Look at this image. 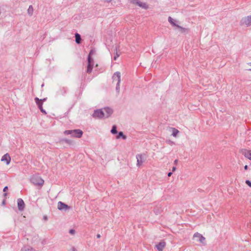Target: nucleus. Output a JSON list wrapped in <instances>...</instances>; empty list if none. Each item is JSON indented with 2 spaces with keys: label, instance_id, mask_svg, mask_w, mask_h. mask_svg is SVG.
<instances>
[{
  "label": "nucleus",
  "instance_id": "obj_34",
  "mask_svg": "<svg viewBox=\"0 0 251 251\" xmlns=\"http://www.w3.org/2000/svg\"><path fill=\"white\" fill-rule=\"evenodd\" d=\"M46 100H47V98H44L43 99H39V100H40V102H42V101H44Z\"/></svg>",
  "mask_w": 251,
  "mask_h": 251
},
{
  "label": "nucleus",
  "instance_id": "obj_21",
  "mask_svg": "<svg viewBox=\"0 0 251 251\" xmlns=\"http://www.w3.org/2000/svg\"><path fill=\"white\" fill-rule=\"evenodd\" d=\"M120 137H122L123 139L125 140L126 139V136H125L123 132H122V131H120L118 133V136H117L116 138L117 139H119Z\"/></svg>",
  "mask_w": 251,
  "mask_h": 251
},
{
  "label": "nucleus",
  "instance_id": "obj_25",
  "mask_svg": "<svg viewBox=\"0 0 251 251\" xmlns=\"http://www.w3.org/2000/svg\"><path fill=\"white\" fill-rule=\"evenodd\" d=\"M128 1L130 2V3H131L132 4H137V2H138V0H128Z\"/></svg>",
  "mask_w": 251,
  "mask_h": 251
},
{
  "label": "nucleus",
  "instance_id": "obj_13",
  "mask_svg": "<svg viewBox=\"0 0 251 251\" xmlns=\"http://www.w3.org/2000/svg\"><path fill=\"white\" fill-rule=\"evenodd\" d=\"M241 153L244 156L248 159L251 160V151L248 150L246 149H243L241 150Z\"/></svg>",
  "mask_w": 251,
  "mask_h": 251
},
{
  "label": "nucleus",
  "instance_id": "obj_43",
  "mask_svg": "<svg viewBox=\"0 0 251 251\" xmlns=\"http://www.w3.org/2000/svg\"><path fill=\"white\" fill-rule=\"evenodd\" d=\"M7 195V193H4V196H6Z\"/></svg>",
  "mask_w": 251,
  "mask_h": 251
},
{
  "label": "nucleus",
  "instance_id": "obj_17",
  "mask_svg": "<svg viewBox=\"0 0 251 251\" xmlns=\"http://www.w3.org/2000/svg\"><path fill=\"white\" fill-rule=\"evenodd\" d=\"M169 22L174 26L177 27V25H178L176 23L178 22L174 19H173L172 17H169L168 18Z\"/></svg>",
  "mask_w": 251,
  "mask_h": 251
},
{
  "label": "nucleus",
  "instance_id": "obj_10",
  "mask_svg": "<svg viewBox=\"0 0 251 251\" xmlns=\"http://www.w3.org/2000/svg\"><path fill=\"white\" fill-rule=\"evenodd\" d=\"M35 101L36 103L38 106V108L40 109V111L44 114H46L47 113L46 111L43 109L42 105L43 103L42 102H40V100H39V99L38 98H35Z\"/></svg>",
  "mask_w": 251,
  "mask_h": 251
},
{
  "label": "nucleus",
  "instance_id": "obj_5",
  "mask_svg": "<svg viewBox=\"0 0 251 251\" xmlns=\"http://www.w3.org/2000/svg\"><path fill=\"white\" fill-rule=\"evenodd\" d=\"M193 239L196 241H199L202 244H204L205 238L201 234L196 233L193 236Z\"/></svg>",
  "mask_w": 251,
  "mask_h": 251
},
{
  "label": "nucleus",
  "instance_id": "obj_29",
  "mask_svg": "<svg viewBox=\"0 0 251 251\" xmlns=\"http://www.w3.org/2000/svg\"><path fill=\"white\" fill-rule=\"evenodd\" d=\"M119 56V54H118V53L117 52L113 57L114 60H116Z\"/></svg>",
  "mask_w": 251,
  "mask_h": 251
},
{
  "label": "nucleus",
  "instance_id": "obj_40",
  "mask_svg": "<svg viewBox=\"0 0 251 251\" xmlns=\"http://www.w3.org/2000/svg\"><path fill=\"white\" fill-rule=\"evenodd\" d=\"M245 170H247L248 169V166L247 165H245L244 167Z\"/></svg>",
  "mask_w": 251,
  "mask_h": 251
},
{
  "label": "nucleus",
  "instance_id": "obj_9",
  "mask_svg": "<svg viewBox=\"0 0 251 251\" xmlns=\"http://www.w3.org/2000/svg\"><path fill=\"white\" fill-rule=\"evenodd\" d=\"M17 204L19 210L21 211H23L25 207L24 201L22 199H18L17 200Z\"/></svg>",
  "mask_w": 251,
  "mask_h": 251
},
{
  "label": "nucleus",
  "instance_id": "obj_12",
  "mask_svg": "<svg viewBox=\"0 0 251 251\" xmlns=\"http://www.w3.org/2000/svg\"><path fill=\"white\" fill-rule=\"evenodd\" d=\"M1 161L5 162L6 165H9L11 161V157L8 153H6L2 156Z\"/></svg>",
  "mask_w": 251,
  "mask_h": 251
},
{
  "label": "nucleus",
  "instance_id": "obj_14",
  "mask_svg": "<svg viewBox=\"0 0 251 251\" xmlns=\"http://www.w3.org/2000/svg\"><path fill=\"white\" fill-rule=\"evenodd\" d=\"M58 209L62 210H66L69 209V207L66 204L63 203L61 201H59L58 202Z\"/></svg>",
  "mask_w": 251,
  "mask_h": 251
},
{
  "label": "nucleus",
  "instance_id": "obj_7",
  "mask_svg": "<svg viewBox=\"0 0 251 251\" xmlns=\"http://www.w3.org/2000/svg\"><path fill=\"white\" fill-rule=\"evenodd\" d=\"M103 114L102 109H97L95 110L93 114V117L95 118L102 119L104 118Z\"/></svg>",
  "mask_w": 251,
  "mask_h": 251
},
{
  "label": "nucleus",
  "instance_id": "obj_18",
  "mask_svg": "<svg viewBox=\"0 0 251 251\" xmlns=\"http://www.w3.org/2000/svg\"><path fill=\"white\" fill-rule=\"evenodd\" d=\"M170 129L172 132V135L174 137H176L177 135L179 133V131L177 129H176L174 127H170Z\"/></svg>",
  "mask_w": 251,
  "mask_h": 251
},
{
  "label": "nucleus",
  "instance_id": "obj_31",
  "mask_svg": "<svg viewBox=\"0 0 251 251\" xmlns=\"http://www.w3.org/2000/svg\"><path fill=\"white\" fill-rule=\"evenodd\" d=\"M63 141H64V142H65L66 143H68V144H70L71 141L68 139H63Z\"/></svg>",
  "mask_w": 251,
  "mask_h": 251
},
{
  "label": "nucleus",
  "instance_id": "obj_1",
  "mask_svg": "<svg viewBox=\"0 0 251 251\" xmlns=\"http://www.w3.org/2000/svg\"><path fill=\"white\" fill-rule=\"evenodd\" d=\"M64 133L66 135L70 134L72 137L80 138L83 134V131L79 129L67 130L64 132Z\"/></svg>",
  "mask_w": 251,
  "mask_h": 251
},
{
  "label": "nucleus",
  "instance_id": "obj_24",
  "mask_svg": "<svg viewBox=\"0 0 251 251\" xmlns=\"http://www.w3.org/2000/svg\"><path fill=\"white\" fill-rule=\"evenodd\" d=\"M31 247H23L22 248L21 251H29Z\"/></svg>",
  "mask_w": 251,
  "mask_h": 251
},
{
  "label": "nucleus",
  "instance_id": "obj_3",
  "mask_svg": "<svg viewBox=\"0 0 251 251\" xmlns=\"http://www.w3.org/2000/svg\"><path fill=\"white\" fill-rule=\"evenodd\" d=\"M113 81H116V90L118 93H119L120 88V83H121V73L119 72H116L112 76Z\"/></svg>",
  "mask_w": 251,
  "mask_h": 251
},
{
  "label": "nucleus",
  "instance_id": "obj_30",
  "mask_svg": "<svg viewBox=\"0 0 251 251\" xmlns=\"http://www.w3.org/2000/svg\"><path fill=\"white\" fill-rule=\"evenodd\" d=\"M69 233H70V234H75V230L74 229H70V230H69Z\"/></svg>",
  "mask_w": 251,
  "mask_h": 251
},
{
  "label": "nucleus",
  "instance_id": "obj_15",
  "mask_svg": "<svg viewBox=\"0 0 251 251\" xmlns=\"http://www.w3.org/2000/svg\"><path fill=\"white\" fill-rule=\"evenodd\" d=\"M136 4L144 9H148L149 8L148 5L147 3L140 1H138Z\"/></svg>",
  "mask_w": 251,
  "mask_h": 251
},
{
  "label": "nucleus",
  "instance_id": "obj_37",
  "mask_svg": "<svg viewBox=\"0 0 251 251\" xmlns=\"http://www.w3.org/2000/svg\"><path fill=\"white\" fill-rule=\"evenodd\" d=\"M36 251V250L34 249L33 248H32V247L30 248V251Z\"/></svg>",
  "mask_w": 251,
  "mask_h": 251
},
{
  "label": "nucleus",
  "instance_id": "obj_26",
  "mask_svg": "<svg viewBox=\"0 0 251 251\" xmlns=\"http://www.w3.org/2000/svg\"><path fill=\"white\" fill-rule=\"evenodd\" d=\"M95 51L93 50H91L89 52L88 56L91 57V55H92L94 54Z\"/></svg>",
  "mask_w": 251,
  "mask_h": 251
},
{
  "label": "nucleus",
  "instance_id": "obj_2",
  "mask_svg": "<svg viewBox=\"0 0 251 251\" xmlns=\"http://www.w3.org/2000/svg\"><path fill=\"white\" fill-rule=\"evenodd\" d=\"M30 180L34 185L42 187L44 183V180L39 176H32Z\"/></svg>",
  "mask_w": 251,
  "mask_h": 251
},
{
  "label": "nucleus",
  "instance_id": "obj_32",
  "mask_svg": "<svg viewBox=\"0 0 251 251\" xmlns=\"http://www.w3.org/2000/svg\"><path fill=\"white\" fill-rule=\"evenodd\" d=\"M7 190H8V187L5 186L4 187L3 191V192H6Z\"/></svg>",
  "mask_w": 251,
  "mask_h": 251
},
{
  "label": "nucleus",
  "instance_id": "obj_11",
  "mask_svg": "<svg viewBox=\"0 0 251 251\" xmlns=\"http://www.w3.org/2000/svg\"><path fill=\"white\" fill-rule=\"evenodd\" d=\"M137 159V166L140 167L144 162V158L143 155L141 154H138L136 156Z\"/></svg>",
  "mask_w": 251,
  "mask_h": 251
},
{
  "label": "nucleus",
  "instance_id": "obj_42",
  "mask_svg": "<svg viewBox=\"0 0 251 251\" xmlns=\"http://www.w3.org/2000/svg\"><path fill=\"white\" fill-rule=\"evenodd\" d=\"M169 143L172 144H174V143L173 141H169Z\"/></svg>",
  "mask_w": 251,
  "mask_h": 251
},
{
  "label": "nucleus",
  "instance_id": "obj_33",
  "mask_svg": "<svg viewBox=\"0 0 251 251\" xmlns=\"http://www.w3.org/2000/svg\"><path fill=\"white\" fill-rule=\"evenodd\" d=\"M70 251H76V250L75 247H73L71 248Z\"/></svg>",
  "mask_w": 251,
  "mask_h": 251
},
{
  "label": "nucleus",
  "instance_id": "obj_39",
  "mask_svg": "<svg viewBox=\"0 0 251 251\" xmlns=\"http://www.w3.org/2000/svg\"><path fill=\"white\" fill-rule=\"evenodd\" d=\"M100 237H101V235H100V234H98L97 235V237L98 238H100Z\"/></svg>",
  "mask_w": 251,
  "mask_h": 251
},
{
  "label": "nucleus",
  "instance_id": "obj_16",
  "mask_svg": "<svg viewBox=\"0 0 251 251\" xmlns=\"http://www.w3.org/2000/svg\"><path fill=\"white\" fill-rule=\"evenodd\" d=\"M165 246V243L164 242H160L158 245L156 246L157 249L158 251H162L163 249Z\"/></svg>",
  "mask_w": 251,
  "mask_h": 251
},
{
  "label": "nucleus",
  "instance_id": "obj_6",
  "mask_svg": "<svg viewBox=\"0 0 251 251\" xmlns=\"http://www.w3.org/2000/svg\"><path fill=\"white\" fill-rule=\"evenodd\" d=\"M94 65V62L93 59L91 57L88 56V66L87 69V72L88 73H91Z\"/></svg>",
  "mask_w": 251,
  "mask_h": 251
},
{
  "label": "nucleus",
  "instance_id": "obj_41",
  "mask_svg": "<svg viewBox=\"0 0 251 251\" xmlns=\"http://www.w3.org/2000/svg\"><path fill=\"white\" fill-rule=\"evenodd\" d=\"M105 0L108 2H110L112 0Z\"/></svg>",
  "mask_w": 251,
  "mask_h": 251
},
{
  "label": "nucleus",
  "instance_id": "obj_4",
  "mask_svg": "<svg viewBox=\"0 0 251 251\" xmlns=\"http://www.w3.org/2000/svg\"><path fill=\"white\" fill-rule=\"evenodd\" d=\"M241 25L251 26V15L243 17L240 21Z\"/></svg>",
  "mask_w": 251,
  "mask_h": 251
},
{
  "label": "nucleus",
  "instance_id": "obj_35",
  "mask_svg": "<svg viewBox=\"0 0 251 251\" xmlns=\"http://www.w3.org/2000/svg\"><path fill=\"white\" fill-rule=\"evenodd\" d=\"M176 167H173L172 168V171L175 172L176 170Z\"/></svg>",
  "mask_w": 251,
  "mask_h": 251
},
{
  "label": "nucleus",
  "instance_id": "obj_23",
  "mask_svg": "<svg viewBox=\"0 0 251 251\" xmlns=\"http://www.w3.org/2000/svg\"><path fill=\"white\" fill-rule=\"evenodd\" d=\"M111 132L113 134L117 133V126L115 125L113 126Z\"/></svg>",
  "mask_w": 251,
  "mask_h": 251
},
{
  "label": "nucleus",
  "instance_id": "obj_38",
  "mask_svg": "<svg viewBox=\"0 0 251 251\" xmlns=\"http://www.w3.org/2000/svg\"><path fill=\"white\" fill-rule=\"evenodd\" d=\"M172 175V172H169L168 174V176H171Z\"/></svg>",
  "mask_w": 251,
  "mask_h": 251
},
{
  "label": "nucleus",
  "instance_id": "obj_19",
  "mask_svg": "<svg viewBox=\"0 0 251 251\" xmlns=\"http://www.w3.org/2000/svg\"><path fill=\"white\" fill-rule=\"evenodd\" d=\"M177 28L179 29L180 32L181 33L188 32L189 30L188 28L183 27L179 25H177Z\"/></svg>",
  "mask_w": 251,
  "mask_h": 251
},
{
  "label": "nucleus",
  "instance_id": "obj_36",
  "mask_svg": "<svg viewBox=\"0 0 251 251\" xmlns=\"http://www.w3.org/2000/svg\"><path fill=\"white\" fill-rule=\"evenodd\" d=\"M177 162H178V160L177 159H176L175 161H174V164L175 165H176L177 164Z\"/></svg>",
  "mask_w": 251,
  "mask_h": 251
},
{
  "label": "nucleus",
  "instance_id": "obj_8",
  "mask_svg": "<svg viewBox=\"0 0 251 251\" xmlns=\"http://www.w3.org/2000/svg\"><path fill=\"white\" fill-rule=\"evenodd\" d=\"M102 109V112L103 113V117L104 118H106L109 117L113 113V110L112 109L106 107Z\"/></svg>",
  "mask_w": 251,
  "mask_h": 251
},
{
  "label": "nucleus",
  "instance_id": "obj_28",
  "mask_svg": "<svg viewBox=\"0 0 251 251\" xmlns=\"http://www.w3.org/2000/svg\"><path fill=\"white\" fill-rule=\"evenodd\" d=\"M247 65L249 67L248 70L251 71V62L247 63Z\"/></svg>",
  "mask_w": 251,
  "mask_h": 251
},
{
  "label": "nucleus",
  "instance_id": "obj_27",
  "mask_svg": "<svg viewBox=\"0 0 251 251\" xmlns=\"http://www.w3.org/2000/svg\"><path fill=\"white\" fill-rule=\"evenodd\" d=\"M245 182L249 186L251 187V182L250 180H247Z\"/></svg>",
  "mask_w": 251,
  "mask_h": 251
},
{
  "label": "nucleus",
  "instance_id": "obj_20",
  "mask_svg": "<svg viewBox=\"0 0 251 251\" xmlns=\"http://www.w3.org/2000/svg\"><path fill=\"white\" fill-rule=\"evenodd\" d=\"M75 42L77 44H79L80 43V41H81L80 35L78 33H76L75 34Z\"/></svg>",
  "mask_w": 251,
  "mask_h": 251
},
{
  "label": "nucleus",
  "instance_id": "obj_22",
  "mask_svg": "<svg viewBox=\"0 0 251 251\" xmlns=\"http://www.w3.org/2000/svg\"><path fill=\"white\" fill-rule=\"evenodd\" d=\"M33 13V8L32 5H30L27 9V13L31 16L32 15Z\"/></svg>",
  "mask_w": 251,
  "mask_h": 251
}]
</instances>
